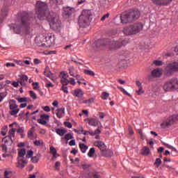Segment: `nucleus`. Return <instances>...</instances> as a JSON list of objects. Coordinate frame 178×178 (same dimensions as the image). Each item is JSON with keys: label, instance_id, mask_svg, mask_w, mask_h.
Returning <instances> with one entry per match:
<instances>
[{"label": "nucleus", "instance_id": "obj_1", "mask_svg": "<svg viewBox=\"0 0 178 178\" xmlns=\"http://www.w3.org/2000/svg\"><path fill=\"white\" fill-rule=\"evenodd\" d=\"M35 15L39 20H47L54 30L60 29L61 22L56 17V13L49 10L48 3L42 1H37L35 6Z\"/></svg>", "mask_w": 178, "mask_h": 178}, {"label": "nucleus", "instance_id": "obj_2", "mask_svg": "<svg viewBox=\"0 0 178 178\" xmlns=\"http://www.w3.org/2000/svg\"><path fill=\"white\" fill-rule=\"evenodd\" d=\"M33 20H34V17H30L29 14L22 15L19 19V24L15 26L10 27V29H13L17 34H20L22 31L26 34H30V24Z\"/></svg>", "mask_w": 178, "mask_h": 178}, {"label": "nucleus", "instance_id": "obj_3", "mask_svg": "<svg viewBox=\"0 0 178 178\" xmlns=\"http://www.w3.org/2000/svg\"><path fill=\"white\" fill-rule=\"evenodd\" d=\"M127 41L119 40L117 42L110 40L109 39H103V40H97L95 42L96 48L97 49H102V48L106 47L111 51H113L115 49H119V48H122V47L126 45Z\"/></svg>", "mask_w": 178, "mask_h": 178}, {"label": "nucleus", "instance_id": "obj_4", "mask_svg": "<svg viewBox=\"0 0 178 178\" xmlns=\"http://www.w3.org/2000/svg\"><path fill=\"white\" fill-rule=\"evenodd\" d=\"M138 17H140V11L138 10H129L121 14L120 20L122 24H127V23H132L134 20H137Z\"/></svg>", "mask_w": 178, "mask_h": 178}, {"label": "nucleus", "instance_id": "obj_5", "mask_svg": "<svg viewBox=\"0 0 178 178\" xmlns=\"http://www.w3.org/2000/svg\"><path fill=\"white\" fill-rule=\"evenodd\" d=\"M92 14L90 10H84L81 12V14L78 18V24L79 27L86 29L90 26V22H91V17Z\"/></svg>", "mask_w": 178, "mask_h": 178}, {"label": "nucleus", "instance_id": "obj_6", "mask_svg": "<svg viewBox=\"0 0 178 178\" xmlns=\"http://www.w3.org/2000/svg\"><path fill=\"white\" fill-rule=\"evenodd\" d=\"M143 24L141 23H136L126 26L123 29V33L125 35H136L143 30Z\"/></svg>", "mask_w": 178, "mask_h": 178}, {"label": "nucleus", "instance_id": "obj_7", "mask_svg": "<svg viewBox=\"0 0 178 178\" xmlns=\"http://www.w3.org/2000/svg\"><path fill=\"white\" fill-rule=\"evenodd\" d=\"M163 89L165 92L176 91V90H178V79L172 78L168 81H166L163 86Z\"/></svg>", "mask_w": 178, "mask_h": 178}, {"label": "nucleus", "instance_id": "obj_8", "mask_svg": "<svg viewBox=\"0 0 178 178\" xmlns=\"http://www.w3.org/2000/svg\"><path fill=\"white\" fill-rule=\"evenodd\" d=\"M35 42L38 47H47V37L40 35L35 38Z\"/></svg>", "mask_w": 178, "mask_h": 178}, {"label": "nucleus", "instance_id": "obj_9", "mask_svg": "<svg viewBox=\"0 0 178 178\" xmlns=\"http://www.w3.org/2000/svg\"><path fill=\"white\" fill-rule=\"evenodd\" d=\"M165 70L167 73H169L170 74H172V73H176V72H178V62H174L168 64L166 66Z\"/></svg>", "mask_w": 178, "mask_h": 178}, {"label": "nucleus", "instance_id": "obj_10", "mask_svg": "<svg viewBox=\"0 0 178 178\" xmlns=\"http://www.w3.org/2000/svg\"><path fill=\"white\" fill-rule=\"evenodd\" d=\"M176 120H177V117L176 115H173L161 123V126L163 129H165V127H170Z\"/></svg>", "mask_w": 178, "mask_h": 178}, {"label": "nucleus", "instance_id": "obj_11", "mask_svg": "<svg viewBox=\"0 0 178 178\" xmlns=\"http://www.w3.org/2000/svg\"><path fill=\"white\" fill-rule=\"evenodd\" d=\"M73 13H74V8L71 7L63 8V16L65 17V19H69V17H70Z\"/></svg>", "mask_w": 178, "mask_h": 178}, {"label": "nucleus", "instance_id": "obj_12", "mask_svg": "<svg viewBox=\"0 0 178 178\" xmlns=\"http://www.w3.org/2000/svg\"><path fill=\"white\" fill-rule=\"evenodd\" d=\"M18 105H17V104H10L9 106L10 108V114L11 115V116H16V115H17V113H19V112L20 111L19 108H18Z\"/></svg>", "mask_w": 178, "mask_h": 178}, {"label": "nucleus", "instance_id": "obj_13", "mask_svg": "<svg viewBox=\"0 0 178 178\" xmlns=\"http://www.w3.org/2000/svg\"><path fill=\"white\" fill-rule=\"evenodd\" d=\"M48 120H49V115L47 114H42L40 115V119H38V123L42 124V126H45Z\"/></svg>", "mask_w": 178, "mask_h": 178}, {"label": "nucleus", "instance_id": "obj_14", "mask_svg": "<svg viewBox=\"0 0 178 178\" xmlns=\"http://www.w3.org/2000/svg\"><path fill=\"white\" fill-rule=\"evenodd\" d=\"M55 44V35H51L48 38L46 37V47H52Z\"/></svg>", "mask_w": 178, "mask_h": 178}, {"label": "nucleus", "instance_id": "obj_15", "mask_svg": "<svg viewBox=\"0 0 178 178\" xmlns=\"http://www.w3.org/2000/svg\"><path fill=\"white\" fill-rule=\"evenodd\" d=\"M172 1L173 0H153V2L159 6H166V5H169V3H172Z\"/></svg>", "mask_w": 178, "mask_h": 178}, {"label": "nucleus", "instance_id": "obj_16", "mask_svg": "<svg viewBox=\"0 0 178 178\" xmlns=\"http://www.w3.org/2000/svg\"><path fill=\"white\" fill-rule=\"evenodd\" d=\"M95 146L97 147L101 151V154H102L106 149V145L102 141H96L95 142Z\"/></svg>", "mask_w": 178, "mask_h": 178}, {"label": "nucleus", "instance_id": "obj_17", "mask_svg": "<svg viewBox=\"0 0 178 178\" xmlns=\"http://www.w3.org/2000/svg\"><path fill=\"white\" fill-rule=\"evenodd\" d=\"M85 122H88V124L90 126H93L94 127H97V126H98V121L95 118H87L85 120Z\"/></svg>", "mask_w": 178, "mask_h": 178}, {"label": "nucleus", "instance_id": "obj_18", "mask_svg": "<svg viewBox=\"0 0 178 178\" xmlns=\"http://www.w3.org/2000/svg\"><path fill=\"white\" fill-rule=\"evenodd\" d=\"M102 156H104L105 158H111V156H113V152L111 149H105L102 153Z\"/></svg>", "mask_w": 178, "mask_h": 178}, {"label": "nucleus", "instance_id": "obj_19", "mask_svg": "<svg viewBox=\"0 0 178 178\" xmlns=\"http://www.w3.org/2000/svg\"><path fill=\"white\" fill-rule=\"evenodd\" d=\"M56 115L58 119H62V118H63V115H65V107L58 108L56 110Z\"/></svg>", "mask_w": 178, "mask_h": 178}, {"label": "nucleus", "instance_id": "obj_20", "mask_svg": "<svg viewBox=\"0 0 178 178\" xmlns=\"http://www.w3.org/2000/svg\"><path fill=\"white\" fill-rule=\"evenodd\" d=\"M1 17H0V23H3V19L8 16V9L6 7L1 9Z\"/></svg>", "mask_w": 178, "mask_h": 178}, {"label": "nucleus", "instance_id": "obj_21", "mask_svg": "<svg viewBox=\"0 0 178 178\" xmlns=\"http://www.w3.org/2000/svg\"><path fill=\"white\" fill-rule=\"evenodd\" d=\"M29 163V161L24 160V159H21L18 161V165L17 167L19 169H23L26 165Z\"/></svg>", "mask_w": 178, "mask_h": 178}, {"label": "nucleus", "instance_id": "obj_22", "mask_svg": "<svg viewBox=\"0 0 178 178\" xmlns=\"http://www.w3.org/2000/svg\"><path fill=\"white\" fill-rule=\"evenodd\" d=\"M149 152H151L149 147H148V146H145L140 150V155H144L145 156H147V155H149Z\"/></svg>", "mask_w": 178, "mask_h": 178}, {"label": "nucleus", "instance_id": "obj_23", "mask_svg": "<svg viewBox=\"0 0 178 178\" xmlns=\"http://www.w3.org/2000/svg\"><path fill=\"white\" fill-rule=\"evenodd\" d=\"M28 80H29V76H27V75L26 74H23L21 76V81H19V83L21 84V86L24 87V86H26V84L27 83Z\"/></svg>", "mask_w": 178, "mask_h": 178}, {"label": "nucleus", "instance_id": "obj_24", "mask_svg": "<svg viewBox=\"0 0 178 178\" xmlns=\"http://www.w3.org/2000/svg\"><path fill=\"white\" fill-rule=\"evenodd\" d=\"M73 95L78 97V98H81L84 95V92L81 89H76L74 91Z\"/></svg>", "mask_w": 178, "mask_h": 178}, {"label": "nucleus", "instance_id": "obj_25", "mask_svg": "<svg viewBox=\"0 0 178 178\" xmlns=\"http://www.w3.org/2000/svg\"><path fill=\"white\" fill-rule=\"evenodd\" d=\"M56 133L58 134V136H60V137H63V136H65V134L67 133V129L58 128L56 129Z\"/></svg>", "mask_w": 178, "mask_h": 178}, {"label": "nucleus", "instance_id": "obj_26", "mask_svg": "<svg viewBox=\"0 0 178 178\" xmlns=\"http://www.w3.org/2000/svg\"><path fill=\"white\" fill-rule=\"evenodd\" d=\"M15 131H16V129L12 128V129L9 131V132H8V136H6V137H8V138L9 140H10L11 143H13V140L12 139V137H15Z\"/></svg>", "mask_w": 178, "mask_h": 178}, {"label": "nucleus", "instance_id": "obj_27", "mask_svg": "<svg viewBox=\"0 0 178 178\" xmlns=\"http://www.w3.org/2000/svg\"><path fill=\"white\" fill-rule=\"evenodd\" d=\"M79 148L82 154H86V152H87V149H88V146L84 143H79Z\"/></svg>", "mask_w": 178, "mask_h": 178}, {"label": "nucleus", "instance_id": "obj_28", "mask_svg": "<svg viewBox=\"0 0 178 178\" xmlns=\"http://www.w3.org/2000/svg\"><path fill=\"white\" fill-rule=\"evenodd\" d=\"M34 129H35V127H32L28 131V138H30V140H34Z\"/></svg>", "mask_w": 178, "mask_h": 178}, {"label": "nucleus", "instance_id": "obj_29", "mask_svg": "<svg viewBox=\"0 0 178 178\" xmlns=\"http://www.w3.org/2000/svg\"><path fill=\"white\" fill-rule=\"evenodd\" d=\"M44 74L47 76V77H51V76H54V74L52 72H51V71L49 70V67L47 66L44 69Z\"/></svg>", "mask_w": 178, "mask_h": 178}, {"label": "nucleus", "instance_id": "obj_30", "mask_svg": "<svg viewBox=\"0 0 178 178\" xmlns=\"http://www.w3.org/2000/svg\"><path fill=\"white\" fill-rule=\"evenodd\" d=\"M40 158H41V154H38L36 156H33L31 158V162L33 163H38V161H40Z\"/></svg>", "mask_w": 178, "mask_h": 178}, {"label": "nucleus", "instance_id": "obj_31", "mask_svg": "<svg viewBox=\"0 0 178 178\" xmlns=\"http://www.w3.org/2000/svg\"><path fill=\"white\" fill-rule=\"evenodd\" d=\"M152 76H153V77H161V72L159 70L155 69L152 71Z\"/></svg>", "mask_w": 178, "mask_h": 178}, {"label": "nucleus", "instance_id": "obj_32", "mask_svg": "<svg viewBox=\"0 0 178 178\" xmlns=\"http://www.w3.org/2000/svg\"><path fill=\"white\" fill-rule=\"evenodd\" d=\"M88 176L89 178H101V176L98 175V172H89Z\"/></svg>", "mask_w": 178, "mask_h": 178}, {"label": "nucleus", "instance_id": "obj_33", "mask_svg": "<svg viewBox=\"0 0 178 178\" xmlns=\"http://www.w3.org/2000/svg\"><path fill=\"white\" fill-rule=\"evenodd\" d=\"M24 155H26V149H21L18 152L19 158H22L24 159Z\"/></svg>", "mask_w": 178, "mask_h": 178}, {"label": "nucleus", "instance_id": "obj_34", "mask_svg": "<svg viewBox=\"0 0 178 178\" xmlns=\"http://www.w3.org/2000/svg\"><path fill=\"white\" fill-rule=\"evenodd\" d=\"M17 133H19L21 136V138H24V127H19L17 130Z\"/></svg>", "mask_w": 178, "mask_h": 178}, {"label": "nucleus", "instance_id": "obj_35", "mask_svg": "<svg viewBox=\"0 0 178 178\" xmlns=\"http://www.w3.org/2000/svg\"><path fill=\"white\" fill-rule=\"evenodd\" d=\"M94 154H95V148L91 147L88 153V156H89V158H92Z\"/></svg>", "mask_w": 178, "mask_h": 178}, {"label": "nucleus", "instance_id": "obj_36", "mask_svg": "<svg viewBox=\"0 0 178 178\" xmlns=\"http://www.w3.org/2000/svg\"><path fill=\"white\" fill-rule=\"evenodd\" d=\"M161 164L162 160L160 158L156 159V161L154 163V166H156V168H159V166H161Z\"/></svg>", "mask_w": 178, "mask_h": 178}, {"label": "nucleus", "instance_id": "obj_37", "mask_svg": "<svg viewBox=\"0 0 178 178\" xmlns=\"http://www.w3.org/2000/svg\"><path fill=\"white\" fill-rule=\"evenodd\" d=\"M60 83L63 86H67V84L70 83V81H69L67 78H61Z\"/></svg>", "mask_w": 178, "mask_h": 178}, {"label": "nucleus", "instance_id": "obj_38", "mask_svg": "<svg viewBox=\"0 0 178 178\" xmlns=\"http://www.w3.org/2000/svg\"><path fill=\"white\" fill-rule=\"evenodd\" d=\"M83 73L85 74H87L88 76H95V73H94V72L88 70H84Z\"/></svg>", "mask_w": 178, "mask_h": 178}, {"label": "nucleus", "instance_id": "obj_39", "mask_svg": "<svg viewBox=\"0 0 178 178\" xmlns=\"http://www.w3.org/2000/svg\"><path fill=\"white\" fill-rule=\"evenodd\" d=\"M101 133V130H99V129H97L95 132L92 131H88V134H90L92 137H93V136H95V134H99Z\"/></svg>", "mask_w": 178, "mask_h": 178}, {"label": "nucleus", "instance_id": "obj_40", "mask_svg": "<svg viewBox=\"0 0 178 178\" xmlns=\"http://www.w3.org/2000/svg\"><path fill=\"white\" fill-rule=\"evenodd\" d=\"M64 138L67 140V141H69V140H73V138H74L73 137V135H72V134H67L65 135Z\"/></svg>", "mask_w": 178, "mask_h": 178}, {"label": "nucleus", "instance_id": "obj_41", "mask_svg": "<svg viewBox=\"0 0 178 178\" xmlns=\"http://www.w3.org/2000/svg\"><path fill=\"white\" fill-rule=\"evenodd\" d=\"M7 131H8V126L6 125L1 129V134H2V136H6Z\"/></svg>", "mask_w": 178, "mask_h": 178}, {"label": "nucleus", "instance_id": "obj_42", "mask_svg": "<svg viewBox=\"0 0 178 178\" xmlns=\"http://www.w3.org/2000/svg\"><path fill=\"white\" fill-rule=\"evenodd\" d=\"M16 99L19 104H23V102H27V97H20L17 98Z\"/></svg>", "mask_w": 178, "mask_h": 178}, {"label": "nucleus", "instance_id": "obj_43", "mask_svg": "<svg viewBox=\"0 0 178 178\" xmlns=\"http://www.w3.org/2000/svg\"><path fill=\"white\" fill-rule=\"evenodd\" d=\"M109 97V93L106 92H104L102 94V99H108V98Z\"/></svg>", "mask_w": 178, "mask_h": 178}, {"label": "nucleus", "instance_id": "obj_44", "mask_svg": "<svg viewBox=\"0 0 178 178\" xmlns=\"http://www.w3.org/2000/svg\"><path fill=\"white\" fill-rule=\"evenodd\" d=\"M34 155V152H33V150H29L27 152V154H26V158L30 159L32 158L33 156Z\"/></svg>", "mask_w": 178, "mask_h": 178}, {"label": "nucleus", "instance_id": "obj_45", "mask_svg": "<svg viewBox=\"0 0 178 178\" xmlns=\"http://www.w3.org/2000/svg\"><path fill=\"white\" fill-rule=\"evenodd\" d=\"M29 95H30V97H31V98H32L33 99H37V95H35V93L34 92V91L30 90V91H29Z\"/></svg>", "mask_w": 178, "mask_h": 178}, {"label": "nucleus", "instance_id": "obj_46", "mask_svg": "<svg viewBox=\"0 0 178 178\" xmlns=\"http://www.w3.org/2000/svg\"><path fill=\"white\" fill-rule=\"evenodd\" d=\"M153 63L154 65H156V66H162L163 65V63L159 60H154Z\"/></svg>", "mask_w": 178, "mask_h": 178}, {"label": "nucleus", "instance_id": "obj_47", "mask_svg": "<svg viewBox=\"0 0 178 178\" xmlns=\"http://www.w3.org/2000/svg\"><path fill=\"white\" fill-rule=\"evenodd\" d=\"M64 126L68 129H72V127H73V124L70 122H64Z\"/></svg>", "mask_w": 178, "mask_h": 178}, {"label": "nucleus", "instance_id": "obj_48", "mask_svg": "<svg viewBox=\"0 0 178 178\" xmlns=\"http://www.w3.org/2000/svg\"><path fill=\"white\" fill-rule=\"evenodd\" d=\"M50 154L51 155H56V149L53 146L50 147Z\"/></svg>", "mask_w": 178, "mask_h": 178}, {"label": "nucleus", "instance_id": "obj_49", "mask_svg": "<svg viewBox=\"0 0 178 178\" xmlns=\"http://www.w3.org/2000/svg\"><path fill=\"white\" fill-rule=\"evenodd\" d=\"M38 82H34L32 83V86H33V90H38L40 88Z\"/></svg>", "mask_w": 178, "mask_h": 178}, {"label": "nucleus", "instance_id": "obj_50", "mask_svg": "<svg viewBox=\"0 0 178 178\" xmlns=\"http://www.w3.org/2000/svg\"><path fill=\"white\" fill-rule=\"evenodd\" d=\"M61 90L62 91H63V92H65V94H69V90H67V87H66L65 86H63L61 87Z\"/></svg>", "mask_w": 178, "mask_h": 178}, {"label": "nucleus", "instance_id": "obj_51", "mask_svg": "<svg viewBox=\"0 0 178 178\" xmlns=\"http://www.w3.org/2000/svg\"><path fill=\"white\" fill-rule=\"evenodd\" d=\"M56 170H59V168L60 167V161H56L55 165Z\"/></svg>", "mask_w": 178, "mask_h": 178}, {"label": "nucleus", "instance_id": "obj_52", "mask_svg": "<svg viewBox=\"0 0 178 178\" xmlns=\"http://www.w3.org/2000/svg\"><path fill=\"white\" fill-rule=\"evenodd\" d=\"M109 17V13H106L104 15H103L101 18V22H104L105 19H108Z\"/></svg>", "mask_w": 178, "mask_h": 178}, {"label": "nucleus", "instance_id": "obj_53", "mask_svg": "<svg viewBox=\"0 0 178 178\" xmlns=\"http://www.w3.org/2000/svg\"><path fill=\"white\" fill-rule=\"evenodd\" d=\"M92 102H94V99L93 98H90V99H88V100H85L84 102H83V103H85V104H92Z\"/></svg>", "mask_w": 178, "mask_h": 178}, {"label": "nucleus", "instance_id": "obj_54", "mask_svg": "<svg viewBox=\"0 0 178 178\" xmlns=\"http://www.w3.org/2000/svg\"><path fill=\"white\" fill-rule=\"evenodd\" d=\"M3 152H8V147L6 145L3 144L1 145Z\"/></svg>", "mask_w": 178, "mask_h": 178}, {"label": "nucleus", "instance_id": "obj_55", "mask_svg": "<svg viewBox=\"0 0 178 178\" xmlns=\"http://www.w3.org/2000/svg\"><path fill=\"white\" fill-rule=\"evenodd\" d=\"M15 62L17 65H19L20 66H24L23 60H16Z\"/></svg>", "mask_w": 178, "mask_h": 178}, {"label": "nucleus", "instance_id": "obj_56", "mask_svg": "<svg viewBox=\"0 0 178 178\" xmlns=\"http://www.w3.org/2000/svg\"><path fill=\"white\" fill-rule=\"evenodd\" d=\"M42 143L43 142L42 141V143H41V140H35V141L33 142V144L38 147L40 145H42Z\"/></svg>", "mask_w": 178, "mask_h": 178}, {"label": "nucleus", "instance_id": "obj_57", "mask_svg": "<svg viewBox=\"0 0 178 178\" xmlns=\"http://www.w3.org/2000/svg\"><path fill=\"white\" fill-rule=\"evenodd\" d=\"M136 92L138 95H141V94H144V90H143V87L139 88L138 90H136Z\"/></svg>", "mask_w": 178, "mask_h": 178}, {"label": "nucleus", "instance_id": "obj_58", "mask_svg": "<svg viewBox=\"0 0 178 178\" xmlns=\"http://www.w3.org/2000/svg\"><path fill=\"white\" fill-rule=\"evenodd\" d=\"M6 66L7 67H10V66H12L13 67H15V66H16V65L13 63H6Z\"/></svg>", "mask_w": 178, "mask_h": 178}, {"label": "nucleus", "instance_id": "obj_59", "mask_svg": "<svg viewBox=\"0 0 178 178\" xmlns=\"http://www.w3.org/2000/svg\"><path fill=\"white\" fill-rule=\"evenodd\" d=\"M61 79H67V77H69V75L67 74H65V72H60Z\"/></svg>", "mask_w": 178, "mask_h": 178}, {"label": "nucleus", "instance_id": "obj_60", "mask_svg": "<svg viewBox=\"0 0 178 178\" xmlns=\"http://www.w3.org/2000/svg\"><path fill=\"white\" fill-rule=\"evenodd\" d=\"M128 130H129V134H130V136H133V134H134V131H133V129L131 128V127H129Z\"/></svg>", "mask_w": 178, "mask_h": 178}, {"label": "nucleus", "instance_id": "obj_61", "mask_svg": "<svg viewBox=\"0 0 178 178\" xmlns=\"http://www.w3.org/2000/svg\"><path fill=\"white\" fill-rule=\"evenodd\" d=\"M33 63L34 65H40V63H41V60H40L38 58H35L33 60Z\"/></svg>", "mask_w": 178, "mask_h": 178}, {"label": "nucleus", "instance_id": "obj_62", "mask_svg": "<svg viewBox=\"0 0 178 178\" xmlns=\"http://www.w3.org/2000/svg\"><path fill=\"white\" fill-rule=\"evenodd\" d=\"M69 145H70L71 147L73 145H76V140L74 139L71 140L69 143Z\"/></svg>", "mask_w": 178, "mask_h": 178}, {"label": "nucleus", "instance_id": "obj_63", "mask_svg": "<svg viewBox=\"0 0 178 178\" xmlns=\"http://www.w3.org/2000/svg\"><path fill=\"white\" fill-rule=\"evenodd\" d=\"M44 111L45 112H51V108H49V106H45L44 108H43Z\"/></svg>", "mask_w": 178, "mask_h": 178}, {"label": "nucleus", "instance_id": "obj_64", "mask_svg": "<svg viewBox=\"0 0 178 178\" xmlns=\"http://www.w3.org/2000/svg\"><path fill=\"white\" fill-rule=\"evenodd\" d=\"M5 97H6V93H1L0 94V99H1V102L3 101V98H5Z\"/></svg>", "mask_w": 178, "mask_h": 178}]
</instances>
